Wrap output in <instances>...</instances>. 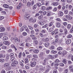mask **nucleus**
I'll list each match as a JSON object with an SVG mask.
<instances>
[{
    "instance_id": "f704fd0d",
    "label": "nucleus",
    "mask_w": 73,
    "mask_h": 73,
    "mask_svg": "<svg viewBox=\"0 0 73 73\" xmlns=\"http://www.w3.org/2000/svg\"><path fill=\"white\" fill-rule=\"evenodd\" d=\"M25 52L26 54H28L29 53V51H28V50H26L25 51Z\"/></svg>"
},
{
    "instance_id": "4c0bfd02",
    "label": "nucleus",
    "mask_w": 73,
    "mask_h": 73,
    "mask_svg": "<svg viewBox=\"0 0 73 73\" xmlns=\"http://www.w3.org/2000/svg\"><path fill=\"white\" fill-rule=\"evenodd\" d=\"M67 28H68V29H70L71 28V25L70 24H68L67 25Z\"/></svg>"
},
{
    "instance_id": "79ce46f5",
    "label": "nucleus",
    "mask_w": 73,
    "mask_h": 73,
    "mask_svg": "<svg viewBox=\"0 0 73 73\" xmlns=\"http://www.w3.org/2000/svg\"><path fill=\"white\" fill-rule=\"evenodd\" d=\"M0 62H4V60L3 59H0Z\"/></svg>"
},
{
    "instance_id": "ea45409f",
    "label": "nucleus",
    "mask_w": 73,
    "mask_h": 73,
    "mask_svg": "<svg viewBox=\"0 0 73 73\" xmlns=\"http://www.w3.org/2000/svg\"><path fill=\"white\" fill-rule=\"evenodd\" d=\"M64 30L65 31L64 34L65 35H66L68 33V31L66 29H65Z\"/></svg>"
},
{
    "instance_id": "9b49d317",
    "label": "nucleus",
    "mask_w": 73,
    "mask_h": 73,
    "mask_svg": "<svg viewBox=\"0 0 73 73\" xmlns=\"http://www.w3.org/2000/svg\"><path fill=\"white\" fill-rule=\"evenodd\" d=\"M3 44L5 45H9V42H8V41L4 42Z\"/></svg>"
},
{
    "instance_id": "5fc2aeb1",
    "label": "nucleus",
    "mask_w": 73,
    "mask_h": 73,
    "mask_svg": "<svg viewBox=\"0 0 73 73\" xmlns=\"http://www.w3.org/2000/svg\"><path fill=\"white\" fill-rule=\"evenodd\" d=\"M34 42L35 44H38V41H37V40H35Z\"/></svg>"
},
{
    "instance_id": "774afa93",
    "label": "nucleus",
    "mask_w": 73,
    "mask_h": 73,
    "mask_svg": "<svg viewBox=\"0 0 73 73\" xmlns=\"http://www.w3.org/2000/svg\"><path fill=\"white\" fill-rule=\"evenodd\" d=\"M73 27H72L71 29L70 30V32L72 33L73 32Z\"/></svg>"
},
{
    "instance_id": "37998d69",
    "label": "nucleus",
    "mask_w": 73,
    "mask_h": 73,
    "mask_svg": "<svg viewBox=\"0 0 73 73\" xmlns=\"http://www.w3.org/2000/svg\"><path fill=\"white\" fill-rule=\"evenodd\" d=\"M72 37V36L71 35H68L67 37L68 38H71Z\"/></svg>"
},
{
    "instance_id": "13d9d810",
    "label": "nucleus",
    "mask_w": 73,
    "mask_h": 73,
    "mask_svg": "<svg viewBox=\"0 0 73 73\" xmlns=\"http://www.w3.org/2000/svg\"><path fill=\"white\" fill-rule=\"evenodd\" d=\"M65 14H68V11L67 10H65L64 11Z\"/></svg>"
},
{
    "instance_id": "9d476101",
    "label": "nucleus",
    "mask_w": 73,
    "mask_h": 73,
    "mask_svg": "<svg viewBox=\"0 0 73 73\" xmlns=\"http://www.w3.org/2000/svg\"><path fill=\"white\" fill-rule=\"evenodd\" d=\"M56 27H57L58 28H59V27H60V26H61L60 23H56Z\"/></svg>"
},
{
    "instance_id": "bb28decb",
    "label": "nucleus",
    "mask_w": 73,
    "mask_h": 73,
    "mask_svg": "<svg viewBox=\"0 0 73 73\" xmlns=\"http://www.w3.org/2000/svg\"><path fill=\"white\" fill-rule=\"evenodd\" d=\"M48 58L50 59H53V56H52L51 55H49L48 56Z\"/></svg>"
},
{
    "instance_id": "58836bf2",
    "label": "nucleus",
    "mask_w": 73,
    "mask_h": 73,
    "mask_svg": "<svg viewBox=\"0 0 73 73\" xmlns=\"http://www.w3.org/2000/svg\"><path fill=\"white\" fill-rule=\"evenodd\" d=\"M42 17H43L42 15H41L40 16L38 17V19H41Z\"/></svg>"
},
{
    "instance_id": "6e6552de",
    "label": "nucleus",
    "mask_w": 73,
    "mask_h": 73,
    "mask_svg": "<svg viewBox=\"0 0 73 73\" xmlns=\"http://www.w3.org/2000/svg\"><path fill=\"white\" fill-rule=\"evenodd\" d=\"M24 28L25 29V31H26L27 32H28V33L29 32V29H28V27L25 26L24 27Z\"/></svg>"
},
{
    "instance_id": "1a4fd4ad",
    "label": "nucleus",
    "mask_w": 73,
    "mask_h": 73,
    "mask_svg": "<svg viewBox=\"0 0 73 73\" xmlns=\"http://www.w3.org/2000/svg\"><path fill=\"white\" fill-rule=\"evenodd\" d=\"M53 6H57L58 5V3L57 2H54L52 3Z\"/></svg>"
},
{
    "instance_id": "ddd939ff",
    "label": "nucleus",
    "mask_w": 73,
    "mask_h": 73,
    "mask_svg": "<svg viewBox=\"0 0 73 73\" xmlns=\"http://www.w3.org/2000/svg\"><path fill=\"white\" fill-rule=\"evenodd\" d=\"M5 31V28L4 27H1L0 28V32H4Z\"/></svg>"
},
{
    "instance_id": "864d4df0",
    "label": "nucleus",
    "mask_w": 73,
    "mask_h": 73,
    "mask_svg": "<svg viewBox=\"0 0 73 73\" xmlns=\"http://www.w3.org/2000/svg\"><path fill=\"white\" fill-rule=\"evenodd\" d=\"M1 73H5V71L4 70H3L1 72Z\"/></svg>"
},
{
    "instance_id": "393cba45",
    "label": "nucleus",
    "mask_w": 73,
    "mask_h": 73,
    "mask_svg": "<svg viewBox=\"0 0 73 73\" xmlns=\"http://www.w3.org/2000/svg\"><path fill=\"white\" fill-rule=\"evenodd\" d=\"M62 49V48L61 47H59L57 48V50H61Z\"/></svg>"
},
{
    "instance_id": "a211bd4d",
    "label": "nucleus",
    "mask_w": 73,
    "mask_h": 73,
    "mask_svg": "<svg viewBox=\"0 0 73 73\" xmlns=\"http://www.w3.org/2000/svg\"><path fill=\"white\" fill-rule=\"evenodd\" d=\"M13 64L15 65H17L19 64V62L17 61L14 60L13 62Z\"/></svg>"
},
{
    "instance_id": "6e6d98bb",
    "label": "nucleus",
    "mask_w": 73,
    "mask_h": 73,
    "mask_svg": "<svg viewBox=\"0 0 73 73\" xmlns=\"http://www.w3.org/2000/svg\"><path fill=\"white\" fill-rule=\"evenodd\" d=\"M52 53L55 54V53H57V51H54V50H52Z\"/></svg>"
},
{
    "instance_id": "dca6fc26",
    "label": "nucleus",
    "mask_w": 73,
    "mask_h": 73,
    "mask_svg": "<svg viewBox=\"0 0 73 73\" xmlns=\"http://www.w3.org/2000/svg\"><path fill=\"white\" fill-rule=\"evenodd\" d=\"M53 31V28H50L48 30L49 32H52Z\"/></svg>"
},
{
    "instance_id": "6ab92c4d",
    "label": "nucleus",
    "mask_w": 73,
    "mask_h": 73,
    "mask_svg": "<svg viewBox=\"0 0 73 73\" xmlns=\"http://www.w3.org/2000/svg\"><path fill=\"white\" fill-rule=\"evenodd\" d=\"M49 45V44L48 42H46L44 44V45L46 47H48Z\"/></svg>"
},
{
    "instance_id": "4d7b16f0",
    "label": "nucleus",
    "mask_w": 73,
    "mask_h": 73,
    "mask_svg": "<svg viewBox=\"0 0 73 73\" xmlns=\"http://www.w3.org/2000/svg\"><path fill=\"white\" fill-rule=\"evenodd\" d=\"M37 5L38 6V7H40V6H41V4L39 3H37Z\"/></svg>"
},
{
    "instance_id": "f8f14e48",
    "label": "nucleus",
    "mask_w": 73,
    "mask_h": 73,
    "mask_svg": "<svg viewBox=\"0 0 73 73\" xmlns=\"http://www.w3.org/2000/svg\"><path fill=\"white\" fill-rule=\"evenodd\" d=\"M71 42V40L70 39L68 40L66 42V44H69Z\"/></svg>"
},
{
    "instance_id": "aec40b11",
    "label": "nucleus",
    "mask_w": 73,
    "mask_h": 73,
    "mask_svg": "<svg viewBox=\"0 0 73 73\" xmlns=\"http://www.w3.org/2000/svg\"><path fill=\"white\" fill-rule=\"evenodd\" d=\"M11 47L12 48H14L15 49V50H17V48H16V47L14 46V45L12 44L11 45Z\"/></svg>"
},
{
    "instance_id": "2f4dec72",
    "label": "nucleus",
    "mask_w": 73,
    "mask_h": 73,
    "mask_svg": "<svg viewBox=\"0 0 73 73\" xmlns=\"http://www.w3.org/2000/svg\"><path fill=\"white\" fill-rule=\"evenodd\" d=\"M52 25H53V23H52V22H50L48 24L49 27H51Z\"/></svg>"
},
{
    "instance_id": "c85d7f7f",
    "label": "nucleus",
    "mask_w": 73,
    "mask_h": 73,
    "mask_svg": "<svg viewBox=\"0 0 73 73\" xmlns=\"http://www.w3.org/2000/svg\"><path fill=\"white\" fill-rule=\"evenodd\" d=\"M25 63H28V62L29 61L28 59L27 58H25Z\"/></svg>"
},
{
    "instance_id": "de8ad7c7",
    "label": "nucleus",
    "mask_w": 73,
    "mask_h": 73,
    "mask_svg": "<svg viewBox=\"0 0 73 73\" xmlns=\"http://www.w3.org/2000/svg\"><path fill=\"white\" fill-rule=\"evenodd\" d=\"M4 17L3 16H0V20H1L3 19H4Z\"/></svg>"
},
{
    "instance_id": "412c9836",
    "label": "nucleus",
    "mask_w": 73,
    "mask_h": 73,
    "mask_svg": "<svg viewBox=\"0 0 73 73\" xmlns=\"http://www.w3.org/2000/svg\"><path fill=\"white\" fill-rule=\"evenodd\" d=\"M38 24H40V25H44V23H43L42 21H39Z\"/></svg>"
},
{
    "instance_id": "052dcab7",
    "label": "nucleus",
    "mask_w": 73,
    "mask_h": 73,
    "mask_svg": "<svg viewBox=\"0 0 73 73\" xmlns=\"http://www.w3.org/2000/svg\"><path fill=\"white\" fill-rule=\"evenodd\" d=\"M33 57H35V58H36V57H37V55L36 54L33 55Z\"/></svg>"
},
{
    "instance_id": "4be33fe9",
    "label": "nucleus",
    "mask_w": 73,
    "mask_h": 73,
    "mask_svg": "<svg viewBox=\"0 0 73 73\" xmlns=\"http://www.w3.org/2000/svg\"><path fill=\"white\" fill-rule=\"evenodd\" d=\"M21 6V3H19V5L17 6V9H20Z\"/></svg>"
},
{
    "instance_id": "bf43d9fd",
    "label": "nucleus",
    "mask_w": 73,
    "mask_h": 73,
    "mask_svg": "<svg viewBox=\"0 0 73 73\" xmlns=\"http://www.w3.org/2000/svg\"><path fill=\"white\" fill-rule=\"evenodd\" d=\"M64 72L65 73H67L68 72V69H66L64 71Z\"/></svg>"
},
{
    "instance_id": "a878e982",
    "label": "nucleus",
    "mask_w": 73,
    "mask_h": 73,
    "mask_svg": "<svg viewBox=\"0 0 73 73\" xmlns=\"http://www.w3.org/2000/svg\"><path fill=\"white\" fill-rule=\"evenodd\" d=\"M62 62L65 64L67 63L66 60V59H64L63 60Z\"/></svg>"
},
{
    "instance_id": "3c124183",
    "label": "nucleus",
    "mask_w": 73,
    "mask_h": 73,
    "mask_svg": "<svg viewBox=\"0 0 73 73\" xmlns=\"http://www.w3.org/2000/svg\"><path fill=\"white\" fill-rule=\"evenodd\" d=\"M59 65L60 66H64V64L62 63H60Z\"/></svg>"
},
{
    "instance_id": "0eeeda50",
    "label": "nucleus",
    "mask_w": 73,
    "mask_h": 73,
    "mask_svg": "<svg viewBox=\"0 0 73 73\" xmlns=\"http://www.w3.org/2000/svg\"><path fill=\"white\" fill-rule=\"evenodd\" d=\"M58 15L59 16H63V13L61 11H60L58 12Z\"/></svg>"
},
{
    "instance_id": "a18cd8bd",
    "label": "nucleus",
    "mask_w": 73,
    "mask_h": 73,
    "mask_svg": "<svg viewBox=\"0 0 73 73\" xmlns=\"http://www.w3.org/2000/svg\"><path fill=\"white\" fill-rule=\"evenodd\" d=\"M2 49H6L7 48V47L5 46H3L2 47Z\"/></svg>"
},
{
    "instance_id": "09e8293b",
    "label": "nucleus",
    "mask_w": 73,
    "mask_h": 73,
    "mask_svg": "<svg viewBox=\"0 0 73 73\" xmlns=\"http://www.w3.org/2000/svg\"><path fill=\"white\" fill-rule=\"evenodd\" d=\"M54 62H59L60 60L58 59H56Z\"/></svg>"
},
{
    "instance_id": "f03ea898",
    "label": "nucleus",
    "mask_w": 73,
    "mask_h": 73,
    "mask_svg": "<svg viewBox=\"0 0 73 73\" xmlns=\"http://www.w3.org/2000/svg\"><path fill=\"white\" fill-rule=\"evenodd\" d=\"M10 64L9 63H7L5 64L4 65V67L5 68H8Z\"/></svg>"
},
{
    "instance_id": "69168bd1",
    "label": "nucleus",
    "mask_w": 73,
    "mask_h": 73,
    "mask_svg": "<svg viewBox=\"0 0 73 73\" xmlns=\"http://www.w3.org/2000/svg\"><path fill=\"white\" fill-rule=\"evenodd\" d=\"M41 32L42 33H45V30H42L41 31Z\"/></svg>"
},
{
    "instance_id": "a19ab883",
    "label": "nucleus",
    "mask_w": 73,
    "mask_h": 73,
    "mask_svg": "<svg viewBox=\"0 0 73 73\" xmlns=\"http://www.w3.org/2000/svg\"><path fill=\"white\" fill-rule=\"evenodd\" d=\"M28 27L30 29V30H32V29H33V28L32 27H31L29 25H28Z\"/></svg>"
},
{
    "instance_id": "8fccbe9b",
    "label": "nucleus",
    "mask_w": 73,
    "mask_h": 73,
    "mask_svg": "<svg viewBox=\"0 0 73 73\" xmlns=\"http://www.w3.org/2000/svg\"><path fill=\"white\" fill-rule=\"evenodd\" d=\"M47 15L48 16H50V12H48Z\"/></svg>"
},
{
    "instance_id": "680f3d73",
    "label": "nucleus",
    "mask_w": 73,
    "mask_h": 73,
    "mask_svg": "<svg viewBox=\"0 0 73 73\" xmlns=\"http://www.w3.org/2000/svg\"><path fill=\"white\" fill-rule=\"evenodd\" d=\"M69 9H71L72 8V6L71 5H70L68 7Z\"/></svg>"
},
{
    "instance_id": "603ef678",
    "label": "nucleus",
    "mask_w": 73,
    "mask_h": 73,
    "mask_svg": "<svg viewBox=\"0 0 73 73\" xmlns=\"http://www.w3.org/2000/svg\"><path fill=\"white\" fill-rule=\"evenodd\" d=\"M8 52H9L11 53V52H12V49H10L8 50Z\"/></svg>"
},
{
    "instance_id": "f3484780",
    "label": "nucleus",
    "mask_w": 73,
    "mask_h": 73,
    "mask_svg": "<svg viewBox=\"0 0 73 73\" xmlns=\"http://www.w3.org/2000/svg\"><path fill=\"white\" fill-rule=\"evenodd\" d=\"M27 6L28 7H30L31 6V3L29 2H28L27 3Z\"/></svg>"
},
{
    "instance_id": "c03bdc74",
    "label": "nucleus",
    "mask_w": 73,
    "mask_h": 73,
    "mask_svg": "<svg viewBox=\"0 0 73 73\" xmlns=\"http://www.w3.org/2000/svg\"><path fill=\"white\" fill-rule=\"evenodd\" d=\"M29 21H30V22H33V19L32 18H31L29 19Z\"/></svg>"
},
{
    "instance_id": "4468645a",
    "label": "nucleus",
    "mask_w": 73,
    "mask_h": 73,
    "mask_svg": "<svg viewBox=\"0 0 73 73\" xmlns=\"http://www.w3.org/2000/svg\"><path fill=\"white\" fill-rule=\"evenodd\" d=\"M39 51L37 49H35L33 50V52L35 53H38Z\"/></svg>"
},
{
    "instance_id": "0e129e2a",
    "label": "nucleus",
    "mask_w": 73,
    "mask_h": 73,
    "mask_svg": "<svg viewBox=\"0 0 73 73\" xmlns=\"http://www.w3.org/2000/svg\"><path fill=\"white\" fill-rule=\"evenodd\" d=\"M63 24L64 26H66L67 25V24L66 23L64 22L63 23Z\"/></svg>"
},
{
    "instance_id": "cd10ccee",
    "label": "nucleus",
    "mask_w": 73,
    "mask_h": 73,
    "mask_svg": "<svg viewBox=\"0 0 73 73\" xmlns=\"http://www.w3.org/2000/svg\"><path fill=\"white\" fill-rule=\"evenodd\" d=\"M39 35L40 36V37H42L44 36V35H43V34H42V33H39Z\"/></svg>"
},
{
    "instance_id": "473e14b6",
    "label": "nucleus",
    "mask_w": 73,
    "mask_h": 73,
    "mask_svg": "<svg viewBox=\"0 0 73 73\" xmlns=\"http://www.w3.org/2000/svg\"><path fill=\"white\" fill-rule=\"evenodd\" d=\"M54 46H52L50 47L49 49L51 50H52V49H54Z\"/></svg>"
},
{
    "instance_id": "f257e3e1",
    "label": "nucleus",
    "mask_w": 73,
    "mask_h": 73,
    "mask_svg": "<svg viewBox=\"0 0 73 73\" xmlns=\"http://www.w3.org/2000/svg\"><path fill=\"white\" fill-rule=\"evenodd\" d=\"M66 18L68 19V20H71V19H72V17L71 16H70V15H67L65 16Z\"/></svg>"
},
{
    "instance_id": "5701e85b",
    "label": "nucleus",
    "mask_w": 73,
    "mask_h": 73,
    "mask_svg": "<svg viewBox=\"0 0 73 73\" xmlns=\"http://www.w3.org/2000/svg\"><path fill=\"white\" fill-rule=\"evenodd\" d=\"M3 40L5 41L7 40H8V37H7V36H4L3 38Z\"/></svg>"
},
{
    "instance_id": "72a5a7b5",
    "label": "nucleus",
    "mask_w": 73,
    "mask_h": 73,
    "mask_svg": "<svg viewBox=\"0 0 73 73\" xmlns=\"http://www.w3.org/2000/svg\"><path fill=\"white\" fill-rule=\"evenodd\" d=\"M24 27H22L21 29H20V31L21 32H23L24 30Z\"/></svg>"
},
{
    "instance_id": "c756f323",
    "label": "nucleus",
    "mask_w": 73,
    "mask_h": 73,
    "mask_svg": "<svg viewBox=\"0 0 73 73\" xmlns=\"http://www.w3.org/2000/svg\"><path fill=\"white\" fill-rule=\"evenodd\" d=\"M41 10L44 11L45 9V7L44 6H42L41 8Z\"/></svg>"
},
{
    "instance_id": "49530a36",
    "label": "nucleus",
    "mask_w": 73,
    "mask_h": 73,
    "mask_svg": "<svg viewBox=\"0 0 73 73\" xmlns=\"http://www.w3.org/2000/svg\"><path fill=\"white\" fill-rule=\"evenodd\" d=\"M22 55V53L21 52H20L19 54V58H21V56Z\"/></svg>"
},
{
    "instance_id": "2eb2a0df",
    "label": "nucleus",
    "mask_w": 73,
    "mask_h": 73,
    "mask_svg": "<svg viewBox=\"0 0 73 73\" xmlns=\"http://www.w3.org/2000/svg\"><path fill=\"white\" fill-rule=\"evenodd\" d=\"M3 7L4 8H9V5L7 4H4L3 5Z\"/></svg>"
},
{
    "instance_id": "423d86ee",
    "label": "nucleus",
    "mask_w": 73,
    "mask_h": 73,
    "mask_svg": "<svg viewBox=\"0 0 73 73\" xmlns=\"http://www.w3.org/2000/svg\"><path fill=\"white\" fill-rule=\"evenodd\" d=\"M14 40H15V42H20V40L17 37L14 38Z\"/></svg>"
},
{
    "instance_id": "b1692460",
    "label": "nucleus",
    "mask_w": 73,
    "mask_h": 73,
    "mask_svg": "<svg viewBox=\"0 0 73 73\" xmlns=\"http://www.w3.org/2000/svg\"><path fill=\"white\" fill-rule=\"evenodd\" d=\"M37 8V5H35L33 7V9H36Z\"/></svg>"
},
{
    "instance_id": "39448f33",
    "label": "nucleus",
    "mask_w": 73,
    "mask_h": 73,
    "mask_svg": "<svg viewBox=\"0 0 73 73\" xmlns=\"http://www.w3.org/2000/svg\"><path fill=\"white\" fill-rule=\"evenodd\" d=\"M49 38H46L45 39L44 38L42 39V41L43 42H48L49 41Z\"/></svg>"
},
{
    "instance_id": "7c9ffc66",
    "label": "nucleus",
    "mask_w": 73,
    "mask_h": 73,
    "mask_svg": "<svg viewBox=\"0 0 73 73\" xmlns=\"http://www.w3.org/2000/svg\"><path fill=\"white\" fill-rule=\"evenodd\" d=\"M46 54H49L50 53V50H46Z\"/></svg>"
},
{
    "instance_id": "c9c22d12",
    "label": "nucleus",
    "mask_w": 73,
    "mask_h": 73,
    "mask_svg": "<svg viewBox=\"0 0 73 73\" xmlns=\"http://www.w3.org/2000/svg\"><path fill=\"white\" fill-rule=\"evenodd\" d=\"M22 35L23 36H27V33L26 32H24L23 33Z\"/></svg>"
},
{
    "instance_id": "20e7f679",
    "label": "nucleus",
    "mask_w": 73,
    "mask_h": 73,
    "mask_svg": "<svg viewBox=\"0 0 73 73\" xmlns=\"http://www.w3.org/2000/svg\"><path fill=\"white\" fill-rule=\"evenodd\" d=\"M30 16L29 15H25V20H28L29 19Z\"/></svg>"
},
{
    "instance_id": "7ed1b4c3",
    "label": "nucleus",
    "mask_w": 73,
    "mask_h": 73,
    "mask_svg": "<svg viewBox=\"0 0 73 73\" xmlns=\"http://www.w3.org/2000/svg\"><path fill=\"white\" fill-rule=\"evenodd\" d=\"M36 63L35 62H33L31 63V67H34L36 66Z\"/></svg>"
},
{
    "instance_id": "e2e57ef3",
    "label": "nucleus",
    "mask_w": 73,
    "mask_h": 73,
    "mask_svg": "<svg viewBox=\"0 0 73 73\" xmlns=\"http://www.w3.org/2000/svg\"><path fill=\"white\" fill-rule=\"evenodd\" d=\"M14 55V54L13 53H11L10 54V56L11 57L12 56H13Z\"/></svg>"
},
{
    "instance_id": "338daca9",
    "label": "nucleus",
    "mask_w": 73,
    "mask_h": 73,
    "mask_svg": "<svg viewBox=\"0 0 73 73\" xmlns=\"http://www.w3.org/2000/svg\"><path fill=\"white\" fill-rule=\"evenodd\" d=\"M57 70H54L53 71V73H56Z\"/></svg>"
},
{
    "instance_id": "e433bc0d",
    "label": "nucleus",
    "mask_w": 73,
    "mask_h": 73,
    "mask_svg": "<svg viewBox=\"0 0 73 73\" xmlns=\"http://www.w3.org/2000/svg\"><path fill=\"white\" fill-rule=\"evenodd\" d=\"M47 69H48L49 70H50V69L51 67L49 65H48L47 66Z\"/></svg>"
}]
</instances>
